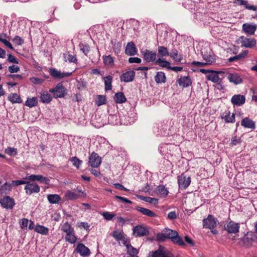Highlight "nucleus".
Masks as SVG:
<instances>
[{
  "mask_svg": "<svg viewBox=\"0 0 257 257\" xmlns=\"http://www.w3.org/2000/svg\"><path fill=\"white\" fill-rule=\"evenodd\" d=\"M169 55L170 53L166 47L162 46H159L158 47V54H157V63L158 64H171L170 62L167 61L165 59L166 57L169 56ZM170 56L173 60H175V61H177L176 52L170 53Z\"/></svg>",
  "mask_w": 257,
  "mask_h": 257,
  "instance_id": "nucleus-1",
  "label": "nucleus"
},
{
  "mask_svg": "<svg viewBox=\"0 0 257 257\" xmlns=\"http://www.w3.org/2000/svg\"><path fill=\"white\" fill-rule=\"evenodd\" d=\"M168 121L163 120V121L159 122L157 124V126L154 127V132L157 136L161 137L166 136L170 134L173 135L174 133L172 132V128L174 129V127L172 126L171 128L168 129Z\"/></svg>",
  "mask_w": 257,
  "mask_h": 257,
  "instance_id": "nucleus-2",
  "label": "nucleus"
},
{
  "mask_svg": "<svg viewBox=\"0 0 257 257\" xmlns=\"http://www.w3.org/2000/svg\"><path fill=\"white\" fill-rule=\"evenodd\" d=\"M157 239L160 241H163L169 238L175 243H177V231L169 228H166L161 233H158L156 235Z\"/></svg>",
  "mask_w": 257,
  "mask_h": 257,
  "instance_id": "nucleus-3",
  "label": "nucleus"
},
{
  "mask_svg": "<svg viewBox=\"0 0 257 257\" xmlns=\"http://www.w3.org/2000/svg\"><path fill=\"white\" fill-rule=\"evenodd\" d=\"M49 92L53 93V96L55 98H63L67 94V90L62 83H59L55 88L50 89Z\"/></svg>",
  "mask_w": 257,
  "mask_h": 257,
  "instance_id": "nucleus-4",
  "label": "nucleus"
},
{
  "mask_svg": "<svg viewBox=\"0 0 257 257\" xmlns=\"http://www.w3.org/2000/svg\"><path fill=\"white\" fill-rule=\"evenodd\" d=\"M141 53L143 55L144 60L147 63L155 62L157 64V56L156 52L148 49H145L141 50Z\"/></svg>",
  "mask_w": 257,
  "mask_h": 257,
  "instance_id": "nucleus-5",
  "label": "nucleus"
},
{
  "mask_svg": "<svg viewBox=\"0 0 257 257\" xmlns=\"http://www.w3.org/2000/svg\"><path fill=\"white\" fill-rule=\"evenodd\" d=\"M217 222V219L210 214L203 220V226L206 228L213 229L216 226Z\"/></svg>",
  "mask_w": 257,
  "mask_h": 257,
  "instance_id": "nucleus-6",
  "label": "nucleus"
},
{
  "mask_svg": "<svg viewBox=\"0 0 257 257\" xmlns=\"http://www.w3.org/2000/svg\"><path fill=\"white\" fill-rule=\"evenodd\" d=\"M2 207L7 209H12L15 205V200L9 196H6L0 199Z\"/></svg>",
  "mask_w": 257,
  "mask_h": 257,
  "instance_id": "nucleus-7",
  "label": "nucleus"
},
{
  "mask_svg": "<svg viewBox=\"0 0 257 257\" xmlns=\"http://www.w3.org/2000/svg\"><path fill=\"white\" fill-rule=\"evenodd\" d=\"M75 70L71 72H61L55 68L50 69V74L54 78L62 79L70 76Z\"/></svg>",
  "mask_w": 257,
  "mask_h": 257,
  "instance_id": "nucleus-8",
  "label": "nucleus"
},
{
  "mask_svg": "<svg viewBox=\"0 0 257 257\" xmlns=\"http://www.w3.org/2000/svg\"><path fill=\"white\" fill-rule=\"evenodd\" d=\"M133 234L136 237L146 236L149 234V231L146 227L137 225L133 228Z\"/></svg>",
  "mask_w": 257,
  "mask_h": 257,
  "instance_id": "nucleus-9",
  "label": "nucleus"
},
{
  "mask_svg": "<svg viewBox=\"0 0 257 257\" xmlns=\"http://www.w3.org/2000/svg\"><path fill=\"white\" fill-rule=\"evenodd\" d=\"M101 158L95 152H92L89 157V164L93 168H98L100 165Z\"/></svg>",
  "mask_w": 257,
  "mask_h": 257,
  "instance_id": "nucleus-10",
  "label": "nucleus"
},
{
  "mask_svg": "<svg viewBox=\"0 0 257 257\" xmlns=\"http://www.w3.org/2000/svg\"><path fill=\"white\" fill-rule=\"evenodd\" d=\"M26 193L28 195H31L33 193H38L40 192V188L38 185L27 182L26 185L25 187Z\"/></svg>",
  "mask_w": 257,
  "mask_h": 257,
  "instance_id": "nucleus-11",
  "label": "nucleus"
},
{
  "mask_svg": "<svg viewBox=\"0 0 257 257\" xmlns=\"http://www.w3.org/2000/svg\"><path fill=\"white\" fill-rule=\"evenodd\" d=\"M135 72L133 70L127 71L123 73L120 76V80L121 82L128 83L134 80L135 77Z\"/></svg>",
  "mask_w": 257,
  "mask_h": 257,
  "instance_id": "nucleus-12",
  "label": "nucleus"
},
{
  "mask_svg": "<svg viewBox=\"0 0 257 257\" xmlns=\"http://www.w3.org/2000/svg\"><path fill=\"white\" fill-rule=\"evenodd\" d=\"M241 46L245 48H252L256 45V41L254 38L249 39L243 36L240 37Z\"/></svg>",
  "mask_w": 257,
  "mask_h": 257,
  "instance_id": "nucleus-13",
  "label": "nucleus"
},
{
  "mask_svg": "<svg viewBox=\"0 0 257 257\" xmlns=\"http://www.w3.org/2000/svg\"><path fill=\"white\" fill-rule=\"evenodd\" d=\"M239 224L232 221H229L225 226V229L229 233H236L238 232Z\"/></svg>",
  "mask_w": 257,
  "mask_h": 257,
  "instance_id": "nucleus-14",
  "label": "nucleus"
},
{
  "mask_svg": "<svg viewBox=\"0 0 257 257\" xmlns=\"http://www.w3.org/2000/svg\"><path fill=\"white\" fill-rule=\"evenodd\" d=\"M190 178L186 177L183 174L181 175L178 179V184L181 189H186L190 185Z\"/></svg>",
  "mask_w": 257,
  "mask_h": 257,
  "instance_id": "nucleus-15",
  "label": "nucleus"
},
{
  "mask_svg": "<svg viewBox=\"0 0 257 257\" xmlns=\"http://www.w3.org/2000/svg\"><path fill=\"white\" fill-rule=\"evenodd\" d=\"M245 96L241 94L234 95L231 99V102L234 105H242L245 103Z\"/></svg>",
  "mask_w": 257,
  "mask_h": 257,
  "instance_id": "nucleus-16",
  "label": "nucleus"
},
{
  "mask_svg": "<svg viewBox=\"0 0 257 257\" xmlns=\"http://www.w3.org/2000/svg\"><path fill=\"white\" fill-rule=\"evenodd\" d=\"M137 48L133 42H128L125 49V53L128 56H134L137 54Z\"/></svg>",
  "mask_w": 257,
  "mask_h": 257,
  "instance_id": "nucleus-17",
  "label": "nucleus"
},
{
  "mask_svg": "<svg viewBox=\"0 0 257 257\" xmlns=\"http://www.w3.org/2000/svg\"><path fill=\"white\" fill-rule=\"evenodd\" d=\"M223 73H224V72L221 71L211 70L210 73H209L206 75V78L207 80H210L214 83H216L218 82L220 79L218 74Z\"/></svg>",
  "mask_w": 257,
  "mask_h": 257,
  "instance_id": "nucleus-18",
  "label": "nucleus"
},
{
  "mask_svg": "<svg viewBox=\"0 0 257 257\" xmlns=\"http://www.w3.org/2000/svg\"><path fill=\"white\" fill-rule=\"evenodd\" d=\"M76 250L77 252L79 253L83 256H88L90 254L89 249L83 243H81L77 244Z\"/></svg>",
  "mask_w": 257,
  "mask_h": 257,
  "instance_id": "nucleus-19",
  "label": "nucleus"
},
{
  "mask_svg": "<svg viewBox=\"0 0 257 257\" xmlns=\"http://www.w3.org/2000/svg\"><path fill=\"white\" fill-rule=\"evenodd\" d=\"M148 257H171V255L166 253L163 248L160 247L158 249L150 252Z\"/></svg>",
  "mask_w": 257,
  "mask_h": 257,
  "instance_id": "nucleus-20",
  "label": "nucleus"
},
{
  "mask_svg": "<svg viewBox=\"0 0 257 257\" xmlns=\"http://www.w3.org/2000/svg\"><path fill=\"white\" fill-rule=\"evenodd\" d=\"M203 56L204 59L207 62L203 63L194 61L191 63L188 62L186 64H211L212 63H214L215 61L214 56L205 54Z\"/></svg>",
  "mask_w": 257,
  "mask_h": 257,
  "instance_id": "nucleus-21",
  "label": "nucleus"
},
{
  "mask_svg": "<svg viewBox=\"0 0 257 257\" xmlns=\"http://www.w3.org/2000/svg\"><path fill=\"white\" fill-rule=\"evenodd\" d=\"M256 29L257 26L255 25L245 23L242 25V30L243 32L250 35H253L256 31Z\"/></svg>",
  "mask_w": 257,
  "mask_h": 257,
  "instance_id": "nucleus-22",
  "label": "nucleus"
},
{
  "mask_svg": "<svg viewBox=\"0 0 257 257\" xmlns=\"http://www.w3.org/2000/svg\"><path fill=\"white\" fill-rule=\"evenodd\" d=\"M178 82L180 86L184 88L188 87L192 84V80L189 76H181L178 79Z\"/></svg>",
  "mask_w": 257,
  "mask_h": 257,
  "instance_id": "nucleus-23",
  "label": "nucleus"
},
{
  "mask_svg": "<svg viewBox=\"0 0 257 257\" xmlns=\"http://www.w3.org/2000/svg\"><path fill=\"white\" fill-rule=\"evenodd\" d=\"M136 209L138 211L142 213L143 215H145L148 217H157L158 216L157 214H156L155 212L146 208L137 206L136 207Z\"/></svg>",
  "mask_w": 257,
  "mask_h": 257,
  "instance_id": "nucleus-24",
  "label": "nucleus"
},
{
  "mask_svg": "<svg viewBox=\"0 0 257 257\" xmlns=\"http://www.w3.org/2000/svg\"><path fill=\"white\" fill-rule=\"evenodd\" d=\"M227 79L230 82L234 83V84H238L242 82V78L237 74H229L227 76Z\"/></svg>",
  "mask_w": 257,
  "mask_h": 257,
  "instance_id": "nucleus-25",
  "label": "nucleus"
},
{
  "mask_svg": "<svg viewBox=\"0 0 257 257\" xmlns=\"http://www.w3.org/2000/svg\"><path fill=\"white\" fill-rule=\"evenodd\" d=\"M63 58L66 62L76 63L77 59L76 55L67 52L63 54Z\"/></svg>",
  "mask_w": 257,
  "mask_h": 257,
  "instance_id": "nucleus-26",
  "label": "nucleus"
},
{
  "mask_svg": "<svg viewBox=\"0 0 257 257\" xmlns=\"http://www.w3.org/2000/svg\"><path fill=\"white\" fill-rule=\"evenodd\" d=\"M40 100L44 103H49L52 100L51 95L46 91L40 93Z\"/></svg>",
  "mask_w": 257,
  "mask_h": 257,
  "instance_id": "nucleus-27",
  "label": "nucleus"
},
{
  "mask_svg": "<svg viewBox=\"0 0 257 257\" xmlns=\"http://www.w3.org/2000/svg\"><path fill=\"white\" fill-rule=\"evenodd\" d=\"M241 125L244 127H247L251 129H254L255 128V123L254 121L248 117H245L241 120Z\"/></svg>",
  "mask_w": 257,
  "mask_h": 257,
  "instance_id": "nucleus-28",
  "label": "nucleus"
},
{
  "mask_svg": "<svg viewBox=\"0 0 257 257\" xmlns=\"http://www.w3.org/2000/svg\"><path fill=\"white\" fill-rule=\"evenodd\" d=\"M114 100L117 103H123L126 101V98L122 92H117L114 94Z\"/></svg>",
  "mask_w": 257,
  "mask_h": 257,
  "instance_id": "nucleus-29",
  "label": "nucleus"
},
{
  "mask_svg": "<svg viewBox=\"0 0 257 257\" xmlns=\"http://www.w3.org/2000/svg\"><path fill=\"white\" fill-rule=\"evenodd\" d=\"M111 43L112 45V48L114 52L116 54L120 53L121 47L122 43L121 42H117L116 40H111Z\"/></svg>",
  "mask_w": 257,
  "mask_h": 257,
  "instance_id": "nucleus-30",
  "label": "nucleus"
},
{
  "mask_svg": "<svg viewBox=\"0 0 257 257\" xmlns=\"http://www.w3.org/2000/svg\"><path fill=\"white\" fill-rule=\"evenodd\" d=\"M222 119H224L226 123H232L235 121V114L232 113L230 115V111L226 112L224 115L221 116Z\"/></svg>",
  "mask_w": 257,
  "mask_h": 257,
  "instance_id": "nucleus-31",
  "label": "nucleus"
},
{
  "mask_svg": "<svg viewBox=\"0 0 257 257\" xmlns=\"http://www.w3.org/2000/svg\"><path fill=\"white\" fill-rule=\"evenodd\" d=\"M65 239L66 241H68L71 244H73L77 241V237L75 236L74 231L70 232V233L66 234Z\"/></svg>",
  "mask_w": 257,
  "mask_h": 257,
  "instance_id": "nucleus-32",
  "label": "nucleus"
},
{
  "mask_svg": "<svg viewBox=\"0 0 257 257\" xmlns=\"http://www.w3.org/2000/svg\"><path fill=\"white\" fill-rule=\"evenodd\" d=\"M12 182L11 183L6 182L3 185H0V191L7 194L9 193L12 189Z\"/></svg>",
  "mask_w": 257,
  "mask_h": 257,
  "instance_id": "nucleus-33",
  "label": "nucleus"
},
{
  "mask_svg": "<svg viewBox=\"0 0 257 257\" xmlns=\"http://www.w3.org/2000/svg\"><path fill=\"white\" fill-rule=\"evenodd\" d=\"M103 79L105 85V90L108 91L111 90L112 88L111 83L112 81V77L110 75H108L104 77Z\"/></svg>",
  "mask_w": 257,
  "mask_h": 257,
  "instance_id": "nucleus-34",
  "label": "nucleus"
},
{
  "mask_svg": "<svg viewBox=\"0 0 257 257\" xmlns=\"http://www.w3.org/2000/svg\"><path fill=\"white\" fill-rule=\"evenodd\" d=\"M47 199L51 204H56L61 200V197L57 194H49L47 195Z\"/></svg>",
  "mask_w": 257,
  "mask_h": 257,
  "instance_id": "nucleus-35",
  "label": "nucleus"
},
{
  "mask_svg": "<svg viewBox=\"0 0 257 257\" xmlns=\"http://www.w3.org/2000/svg\"><path fill=\"white\" fill-rule=\"evenodd\" d=\"M35 230L42 235H47L49 232V229L47 227L40 225H37L35 226Z\"/></svg>",
  "mask_w": 257,
  "mask_h": 257,
  "instance_id": "nucleus-36",
  "label": "nucleus"
},
{
  "mask_svg": "<svg viewBox=\"0 0 257 257\" xmlns=\"http://www.w3.org/2000/svg\"><path fill=\"white\" fill-rule=\"evenodd\" d=\"M8 100L13 103H20L22 102V99L20 96L17 93H12L8 96Z\"/></svg>",
  "mask_w": 257,
  "mask_h": 257,
  "instance_id": "nucleus-37",
  "label": "nucleus"
},
{
  "mask_svg": "<svg viewBox=\"0 0 257 257\" xmlns=\"http://www.w3.org/2000/svg\"><path fill=\"white\" fill-rule=\"evenodd\" d=\"M127 248V255H138V250L131 244L124 243Z\"/></svg>",
  "mask_w": 257,
  "mask_h": 257,
  "instance_id": "nucleus-38",
  "label": "nucleus"
},
{
  "mask_svg": "<svg viewBox=\"0 0 257 257\" xmlns=\"http://www.w3.org/2000/svg\"><path fill=\"white\" fill-rule=\"evenodd\" d=\"M80 50L86 56L89 53L90 49L88 44L86 43H80L79 44Z\"/></svg>",
  "mask_w": 257,
  "mask_h": 257,
  "instance_id": "nucleus-39",
  "label": "nucleus"
},
{
  "mask_svg": "<svg viewBox=\"0 0 257 257\" xmlns=\"http://www.w3.org/2000/svg\"><path fill=\"white\" fill-rule=\"evenodd\" d=\"M112 236L116 240L118 241L120 240L124 241L125 239L122 232L117 230L113 231L112 232Z\"/></svg>",
  "mask_w": 257,
  "mask_h": 257,
  "instance_id": "nucleus-40",
  "label": "nucleus"
},
{
  "mask_svg": "<svg viewBox=\"0 0 257 257\" xmlns=\"http://www.w3.org/2000/svg\"><path fill=\"white\" fill-rule=\"evenodd\" d=\"M155 81L157 83H164L166 81L165 73L162 72H158L155 77Z\"/></svg>",
  "mask_w": 257,
  "mask_h": 257,
  "instance_id": "nucleus-41",
  "label": "nucleus"
},
{
  "mask_svg": "<svg viewBox=\"0 0 257 257\" xmlns=\"http://www.w3.org/2000/svg\"><path fill=\"white\" fill-rule=\"evenodd\" d=\"M65 196L67 198V199L74 200L78 199L80 195L78 193L71 191L70 190H68L66 192L65 194Z\"/></svg>",
  "mask_w": 257,
  "mask_h": 257,
  "instance_id": "nucleus-42",
  "label": "nucleus"
},
{
  "mask_svg": "<svg viewBox=\"0 0 257 257\" xmlns=\"http://www.w3.org/2000/svg\"><path fill=\"white\" fill-rule=\"evenodd\" d=\"M38 104V99L37 97L28 98L25 102V105L29 107L35 106Z\"/></svg>",
  "mask_w": 257,
  "mask_h": 257,
  "instance_id": "nucleus-43",
  "label": "nucleus"
},
{
  "mask_svg": "<svg viewBox=\"0 0 257 257\" xmlns=\"http://www.w3.org/2000/svg\"><path fill=\"white\" fill-rule=\"evenodd\" d=\"M61 230L66 233L74 232V229L71 225L68 222H65L61 227Z\"/></svg>",
  "mask_w": 257,
  "mask_h": 257,
  "instance_id": "nucleus-44",
  "label": "nucleus"
},
{
  "mask_svg": "<svg viewBox=\"0 0 257 257\" xmlns=\"http://www.w3.org/2000/svg\"><path fill=\"white\" fill-rule=\"evenodd\" d=\"M157 192L158 195L162 197H165L168 195V191L164 186L160 185L157 188Z\"/></svg>",
  "mask_w": 257,
  "mask_h": 257,
  "instance_id": "nucleus-45",
  "label": "nucleus"
},
{
  "mask_svg": "<svg viewBox=\"0 0 257 257\" xmlns=\"http://www.w3.org/2000/svg\"><path fill=\"white\" fill-rule=\"evenodd\" d=\"M106 97L103 95H98L95 100V104L97 106H100L106 103Z\"/></svg>",
  "mask_w": 257,
  "mask_h": 257,
  "instance_id": "nucleus-46",
  "label": "nucleus"
},
{
  "mask_svg": "<svg viewBox=\"0 0 257 257\" xmlns=\"http://www.w3.org/2000/svg\"><path fill=\"white\" fill-rule=\"evenodd\" d=\"M70 161L72 162L73 165L79 169L82 164V161L79 160L77 157H73L70 158Z\"/></svg>",
  "mask_w": 257,
  "mask_h": 257,
  "instance_id": "nucleus-47",
  "label": "nucleus"
},
{
  "mask_svg": "<svg viewBox=\"0 0 257 257\" xmlns=\"http://www.w3.org/2000/svg\"><path fill=\"white\" fill-rule=\"evenodd\" d=\"M246 55H247L246 51H244L242 54H240L237 56L229 58L228 59L229 62H232L236 60H239L240 58L244 57Z\"/></svg>",
  "mask_w": 257,
  "mask_h": 257,
  "instance_id": "nucleus-48",
  "label": "nucleus"
},
{
  "mask_svg": "<svg viewBox=\"0 0 257 257\" xmlns=\"http://www.w3.org/2000/svg\"><path fill=\"white\" fill-rule=\"evenodd\" d=\"M104 64H113V59L110 55L103 57Z\"/></svg>",
  "mask_w": 257,
  "mask_h": 257,
  "instance_id": "nucleus-49",
  "label": "nucleus"
},
{
  "mask_svg": "<svg viewBox=\"0 0 257 257\" xmlns=\"http://www.w3.org/2000/svg\"><path fill=\"white\" fill-rule=\"evenodd\" d=\"M102 215L104 218L107 220H111L113 217L115 216V214L109 212H103L102 213Z\"/></svg>",
  "mask_w": 257,
  "mask_h": 257,
  "instance_id": "nucleus-50",
  "label": "nucleus"
},
{
  "mask_svg": "<svg viewBox=\"0 0 257 257\" xmlns=\"http://www.w3.org/2000/svg\"><path fill=\"white\" fill-rule=\"evenodd\" d=\"M243 242L247 246L251 245L253 239L252 236L249 237L248 235L245 236L242 239Z\"/></svg>",
  "mask_w": 257,
  "mask_h": 257,
  "instance_id": "nucleus-51",
  "label": "nucleus"
},
{
  "mask_svg": "<svg viewBox=\"0 0 257 257\" xmlns=\"http://www.w3.org/2000/svg\"><path fill=\"white\" fill-rule=\"evenodd\" d=\"M38 181L42 183L48 185L49 184L50 180L47 177H44L42 175H39Z\"/></svg>",
  "mask_w": 257,
  "mask_h": 257,
  "instance_id": "nucleus-52",
  "label": "nucleus"
},
{
  "mask_svg": "<svg viewBox=\"0 0 257 257\" xmlns=\"http://www.w3.org/2000/svg\"><path fill=\"white\" fill-rule=\"evenodd\" d=\"M142 199L147 202L150 203L156 204L158 203V199L155 198H151L149 197H144Z\"/></svg>",
  "mask_w": 257,
  "mask_h": 257,
  "instance_id": "nucleus-53",
  "label": "nucleus"
},
{
  "mask_svg": "<svg viewBox=\"0 0 257 257\" xmlns=\"http://www.w3.org/2000/svg\"><path fill=\"white\" fill-rule=\"evenodd\" d=\"M13 42L18 45H22L24 43V41L23 39H22L20 36H16L13 40Z\"/></svg>",
  "mask_w": 257,
  "mask_h": 257,
  "instance_id": "nucleus-54",
  "label": "nucleus"
},
{
  "mask_svg": "<svg viewBox=\"0 0 257 257\" xmlns=\"http://www.w3.org/2000/svg\"><path fill=\"white\" fill-rule=\"evenodd\" d=\"M30 80L33 83L35 84H40L44 81V80L42 78L35 77L30 78Z\"/></svg>",
  "mask_w": 257,
  "mask_h": 257,
  "instance_id": "nucleus-55",
  "label": "nucleus"
},
{
  "mask_svg": "<svg viewBox=\"0 0 257 257\" xmlns=\"http://www.w3.org/2000/svg\"><path fill=\"white\" fill-rule=\"evenodd\" d=\"M8 61L10 63H14V64H18V61L17 58L12 55L11 54H9L8 55Z\"/></svg>",
  "mask_w": 257,
  "mask_h": 257,
  "instance_id": "nucleus-56",
  "label": "nucleus"
},
{
  "mask_svg": "<svg viewBox=\"0 0 257 257\" xmlns=\"http://www.w3.org/2000/svg\"><path fill=\"white\" fill-rule=\"evenodd\" d=\"M8 37L5 33H1L0 34V42L3 43L5 45L7 44V43L9 41L7 39Z\"/></svg>",
  "mask_w": 257,
  "mask_h": 257,
  "instance_id": "nucleus-57",
  "label": "nucleus"
},
{
  "mask_svg": "<svg viewBox=\"0 0 257 257\" xmlns=\"http://www.w3.org/2000/svg\"><path fill=\"white\" fill-rule=\"evenodd\" d=\"M27 182L28 181L22 180H14L12 181L13 186H18L22 184H26L27 183Z\"/></svg>",
  "mask_w": 257,
  "mask_h": 257,
  "instance_id": "nucleus-58",
  "label": "nucleus"
},
{
  "mask_svg": "<svg viewBox=\"0 0 257 257\" xmlns=\"http://www.w3.org/2000/svg\"><path fill=\"white\" fill-rule=\"evenodd\" d=\"M28 222H29V220L28 219L23 218L21 220V221H20V226H21V228H22V229L27 228Z\"/></svg>",
  "mask_w": 257,
  "mask_h": 257,
  "instance_id": "nucleus-59",
  "label": "nucleus"
},
{
  "mask_svg": "<svg viewBox=\"0 0 257 257\" xmlns=\"http://www.w3.org/2000/svg\"><path fill=\"white\" fill-rule=\"evenodd\" d=\"M141 59L138 57H130L128 59V62L130 63L140 64L141 63Z\"/></svg>",
  "mask_w": 257,
  "mask_h": 257,
  "instance_id": "nucleus-60",
  "label": "nucleus"
},
{
  "mask_svg": "<svg viewBox=\"0 0 257 257\" xmlns=\"http://www.w3.org/2000/svg\"><path fill=\"white\" fill-rule=\"evenodd\" d=\"M241 142L240 138H238L236 136H234L231 139V144L234 146L240 144Z\"/></svg>",
  "mask_w": 257,
  "mask_h": 257,
  "instance_id": "nucleus-61",
  "label": "nucleus"
},
{
  "mask_svg": "<svg viewBox=\"0 0 257 257\" xmlns=\"http://www.w3.org/2000/svg\"><path fill=\"white\" fill-rule=\"evenodd\" d=\"M115 198H116V199H119V200H120L122 202H123L127 203V204H131L133 203L132 201H131V200H128L127 198H124V197H121V196H115Z\"/></svg>",
  "mask_w": 257,
  "mask_h": 257,
  "instance_id": "nucleus-62",
  "label": "nucleus"
},
{
  "mask_svg": "<svg viewBox=\"0 0 257 257\" xmlns=\"http://www.w3.org/2000/svg\"><path fill=\"white\" fill-rule=\"evenodd\" d=\"M19 69L18 65H10L9 67V70L11 73L17 72Z\"/></svg>",
  "mask_w": 257,
  "mask_h": 257,
  "instance_id": "nucleus-63",
  "label": "nucleus"
},
{
  "mask_svg": "<svg viewBox=\"0 0 257 257\" xmlns=\"http://www.w3.org/2000/svg\"><path fill=\"white\" fill-rule=\"evenodd\" d=\"M6 152L10 155H12L13 152L15 153V155L17 154V149L15 148L9 147L6 150Z\"/></svg>",
  "mask_w": 257,
  "mask_h": 257,
  "instance_id": "nucleus-64",
  "label": "nucleus"
}]
</instances>
